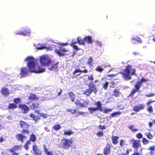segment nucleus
I'll list each match as a JSON object with an SVG mask.
<instances>
[{
    "label": "nucleus",
    "mask_w": 155,
    "mask_h": 155,
    "mask_svg": "<svg viewBox=\"0 0 155 155\" xmlns=\"http://www.w3.org/2000/svg\"><path fill=\"white\" fill-rule=\"evenodd\" d=\"M25 60L28 61L27 65L28 70L26 67H22L20 68L19 74L21 77H25L28 75L29 72L36 73L42 72L45 71V68H42L38 64L37 61L33 57H28Z\"/></svg>",
    "instance_id": "f257e3e1"
},
{
    "label": "nucleus",
    "mask_w": 155,
    "mask_h": 155,
    "mask_svg": "<svg viewBox=\"0 0 155 155\" xmlns=\"http://www.w3.org/2000/svg\"><path fill=\"white\" fill-rule=\"evenodd\" d=\"M136 69L134 68L132 69L131 65H128L125 69L123 70V72H120L126 80H129L131 79V75H136Z\"/></svg>",
    "instance_id": "f03ea898"
},
{
    "label": "nucleus",
    "mask_w": 155,
    "mask_h": 155,
    "mask_svg": "<svg viewBox=\"0 0 155 155\" xmlns=\"http://www.w3.org/2000/svg\"><path fill=\"white\" fill-rule=\"evenodd\" d=\"M61 142L62 148L68 150L72 146L74 141L71 139H69L64 138L61 140Z\"/></svg>",
    "instance_id": "7ed1b4c3"
},
{
    "label": "nucleus",
    "mask_w": 155,
    "mask_h": 155,
    "mask_svg": "<svg viewBox=\"0 0 155 155\" xmlns=\"http://www.w3.org/2000/svg\"><path fill=\"white\" fill-rule=\"evenodd\" d=\"M21 134H18L15 135V137L18 141L21 142L22 143L24 142V140L27 138V137L25 136V134H29L30 133L29 130H22Z\"/></svg>",
    "instance_id": "20e7f679"
},
{
    "label": "nucleus",
    "mask_w": 155,
    "mask_h": 155,
    "mask_svg": "<svg viewBox=\"0 0 155 155\" xmlns=\"http://www.w3.org/2000/svg\"><path fill=\"white\" fill-rule=\"evenodd\" d=\"M40 62L43 66H48L51 63V59L46 55L41 56L40 58Z\"/></svg>",
    "instance_id": "39448f33"
},
{
    "label": "nucleus",
    "mask_w": 155,
    "mask_h": 155,
    "mask_svg": "<svg viewBox=\"0 0 155 155\" xmlns=\"http://www.w3.org/2000/svg\"><path fill=\"white\" fill-rule=\"evenodd\" d=\"M95 104L96 106V107H88V109L91 114H92L97 110L102 111L103 109L102 107V104L100 101L96 102L95 103Z\"/></svg>",
    "instance_id": "423d86ee"
},
{
    "label": "nucleus",
    "mask_w": 155,
    "mask_h": 155,
    "mask_svg": "<svg viewBox=\"0 0 155 155\" xmlns=\"http://www.w3.org/2000/svg\"><path fill=\"white\" fill-rule=\"evenodd\" d=\"M68 51V50L66 49L61 46L58 47V49L56 48L55 50V52L60 56L65 55L66 54L65 53Z\"/></svg>",
    "instance_id": "0eeeda50"
},
{
    "label": "nucleus",
    "mask_w": 155,
    "mask_h": 155,
    "mask_svg": "<svg viewBox=\"0 0 155 155\" xmlns=\"http://www.w3.org/2000/svg\"><path fill=\"white\" fill-rule=\"evenodd\" d=\"M18 107L23 111V113L25 114L28 113L29 111V107L25 104H20L18 105Z\"/></svg>",
    "instance_id": "6e6552de"
},
{
    "label": "nucleus",
    "mask_w": 155,
    "mask_h": 155,
    "mask_svg": "<svg viewBox=\"0 0 155 155\" xmlns=\"http://www.w3.org/2000/svg\"><path fill=\"white\" fill-rule=\"evenodd\" d=\"M145 105L141 104L135 105L133 107V110L137 112L144 109Z\"/></svg>",
    "instance_id": "1a4fd4ad"
},
{
    "label": "nucleus",
    "mask_w": 155,
    "mask_h": 155,
    "mask_svg": "<svg viewBox=\"0 0 155 155\" xmlns=\"http://www.w3.org/2000/svg\"><path fill=\"white\" fill-rule=\"evenodd\" d=\"M59 64V62L54 63V62L51 61V63L50 64V65L48 66V70L53 71H56L58 68Z\"/></svg>",
    "instance_id": "9d476101"
},
{
    "label": "nucleus",
    "mask_w": 155,
    "mask_h": 155,
    "mask_svg": "<svg viewBox=\"0 0 155 155\" xmlns=\"http://www.w3.org/2000/svg\"><path fill=\"white\" fill-rule=\"evenodd\" d=\"M32 150L35 155H42V151L38 148V146L35 143L32 146Z\"/></svg>",
    "instance_id": "9b49d317"
},
{
    "label": "nucleus",
    "mask_w": 155,
    "mask_h": 155,
    "mask_svg": "<svg viewBox=\"0 0 155 155\" xmlns=\"http://www.w3.org/2000/svg\"><path fill=\"white\" fill-rule=\"evenodd\" d=\"M19 122L20 126L22 128V130H28V129L30 127V125L28 123L23 120L20 121Z\"/></svg>",
    "instance_id": "f8f14e48"
},
{
    "label": "nucleus",
    "mask_w": 155,
    "mask_h": 155,
    "mask_svg": "<svg viewBox=\"0 0 155 155\" xmlns=\"http://www.w3.org/2000/svg\"><path fill=\"white\" fill-rule=\"evenodd\" d=\"M111 146V145L110 144L108 143H107L103 150V152L104 155H108L110 154V150Z\"/></svg>",
    "instance_id": "ddd939ff"
},
{
    "label": "nucleus",
    "mask_w": 155,
    "mask_h": 155,
    "mask_svg": "<svg viewBox=\"0 0 155 155\" xmlns=\"http://www.w3.org/2000/svg\"><path fill=\"white\" fill-rule=\"evenodd\" d=\"M133 142L132 147L135 149H137L141 147L140 140H131Z\"/></svg>",
    "instance_id": "4468645a"
},
{
    "label": "nucleus",
    "mask_w": 155,
    "mask_h": 155,
    "mask_svg": "<svg viewBox=\"0 0 155 155\" xmlns=\"http://www.w3.org/2000/svg\"><path fill=\"white\" fill-rule=\"evenodd\" d=\"M31 33V30L29 28L25 29L23 31H20L17 32L15 33L16 35H22L23 36H26L30 34Z\"/></svg>",
    "instance_id": "2eb2a0df"
},
{
    "label": "nucleus",
    "mask_w": 155,
    "mask_h": 155,
    "mask_svg": "<svg viewBox=\"0 0 155 155\" xmlns=\"http://www.w3.org/2000/svg\"><path fill=\"white\" fill-rule=\"evenodd\" d=\"M40 104L39 102L35 101L30 105L29 107L31 110H35L39 107Z\"/></svg>",
    "instance_id": "dca6fc26"
},
{
    "label": "nucleus",
    "mask_w": 155,
    "mask_h": 155,
    "mask_svg": "<svg viewBox=\"0 0 155 155\" xmlns=\"http://www.w3.org/2000/svg\"><path fill=\"white\" fill-rule=\"evenodd\" d=\"M21 145H15L11 149L9 150V151L10 152H13L16 151H17L21 149Z\"/></svg>",
    "instance_id": "f3484780"
},
{
    "label": "nucleus",
    "mask_w": 155,
    "mask_h": 155,
    "mask_svg": "<svg viewBox=\"0 0 155 155\" xmlns=\"http://www.w3.org/2000/svg\"><path fill=\"white\" fill-rule=\"evenodd\" d=\"M28 100L30 101H38V97L36 96V94L31 93L28 97Z\"/></svg>",
    "instance_id": "a211bd4d"
},
{
    "label": "nucleus",
    "mask_w": 155,
    "mask_h": 155,
    "mask_svg": "<svg viewBox=\"0 0 155 155\" xmlns=\"http://www.w3.org/2000/svg\"><path fill=\"white\" fill-rule=\"evenodd\" d=\"M87 86L89 87V88H91L93 89L94 93H95L97 91V90H96L95 87L96 86L94 84V82L91 81L87 84Z\"/></svg>",
    "instance_id": "6ab92c4d"
},
{
    "label": "nucleus",
    "mask_w": 155,
    "mask_h": 155,
    "mask_svg": "<svg viewBox=\"0 0 155 155\" xmlns=\"http://www.w3.org/2000/svg\"><path fill=\"white\" fill-rule=\"evenodd\" d=\"M93 92H94L93 89L89 88L85 90L83 94L87 96H89Z\"/></svg>",
    "instance_id": "aec40b11"
},
{
    "label": "nucleus",
    "mask_w": 155,
    "mask_h": 155,
    "mask_svg": "<svg viewBox=\"0 0 155 155\" xmlns=\"http://www.w3.org/2000/svg\"><path fill=\"white\" fill-rule=\"evenodd\" d=\"M75 104L76 106L78 108L85 107V105L84 103H80V101L78 100L75 102Z\"/></svg>",
    "instance_id": "412c9836"
},
{
    "label": "nucleus",
    "mask_w": 155,
    "mask_h": 155,
    "mask_svg": "<svg viewBox=\"0 0 155 155\" xmlns=\"http://www.w3.org/2000/svg\"><path fill=\"white\" fill-rule=\"evenodd\" d=\"M84 41L87 42L88 43L92 44L94 42L92 40V38L90 36H86L84 37Z\"/></svg>",
    "instance_id": "4be33fe9"
},
{
    "label": "nucleus",
    "mask_w": 155,
    "mask_h": 155,
    "mask_svg": "<svg viewBox=\"0 0 155 155\" xmlns=\"http://www.w3.org/2000/svg\"><path fill=\"white\" fill-rule=\"evenodd\" d=\"M119 138V137L117 136H112L111 138L112 143L114 145L117 144L118 142Z\"/></svg>",
    "instance_id": "5701e85b"
},
{
    "label": "nucleus",
    "mask_w": 155,
    "mask_h": 155,
    "mask_svg": "<svg viewBox=\"0 0 155 155\" xmlns=\"http://www.w3.org/2000/svg\"><path fill=\"white\" fill-rule=\"evenodd\" d=\"M30 117H31L32 118L33 120L35 121L36 122H37L38 120H40L41 119L40 116L37 115H36L32 113L31 114H30Z\"/></svg>",
    "instance_id": "b1692460"
},
{
    "label": "nucleus",
    "mask_w": 155,
    "mask_h": 155,
    "mask_svg": "<svg viewBox=\"0 0 155 155\" xmlns=\"http://www.w3.org/2000/svg\"><path fill=\"white\" fill-rule=\"evenodd\" d=\"M1 91L2 94L5 96H7L9 94V92L7 88H2Z\"/></svg>",
    "instance_id": "393cba45"
},
{
    "label": "nucleus",
    "mask_w": 155,
    "mask_h": 155,
    "mask_svg": "<svg viewBox=\"0 0 155 155\" xmlns=\"http://www.w3.org/2000/svg\"><path fill=\"white\" fill-rule=\"evenodd\" d=\"M17 105L14 103H12L9 104L8 106L7 109L8 110L13 109L17 108Z\"/></svg>",
    "instance_id": "a878e982"
},
{
    "label": "nucleus",
    "mask_w": 155,
    "mask_h": 155,
    "mask_svg": "<svg viewBox=\"0 0 155 155\" xmlns=\"http://www.w3.org/2000/svg\"><path fill=\"white\" fill-rule=\"evenodd\" d=\"M79 72L81 73H87L88 72V71L86 69H85L83 71L79 69H76L73 71V74H75Z\"/></svg>",
    "instance_id": "bb28decb"
},
{
    "label": "nucleus",
    "mask_w": 155,
    "mask_h": 155,
    "mask_svg": "<svg viewBox=\"0 0 155 155\" xmlns=\"http://www.w3.org/2000/svg\"><path fill=\"white\" fill-rule=\"evenodd\" d=\"M131 40L134 43H135L136 42L139 43H141L142 42L140 38L138 37H137V38L133 37L131 39Z\"/></svg>",
    "instance_id": "cd10ccee"
},
{
    "label": "nucleus",
    "mask_w": 155,
    "mask_h": 155,
    "mask_svg": "<svg viewBox=\"0 0 155 155\" xmlns=\"http://www.w3.org/2000/svg\"><path fill=\"white\" fill-rule=\"evenodd\" d=\"M37 48L38 50H41L44 49H46L47 51L52 50V47H47L46 46H42L37 47Z\"/></svg>",
    "instance_id": "c85d7f7f"
},
{
    "label": "nucleus",
    "mask_w": 155,
    "mask_h": 155,
    "mask_svg": "<svg viewBox=\"0 0 155 155\" xmlns=\"http://www.w3.org/2000/svg\"><path fill=\"white\" fill-rule=\"evenodd\" d=\"M68 95L71 98V101L72 102H74L75 100V95L72 92L68 93Z\"/></svg>",
    "instance_id": "c756f323"
},
{
    "label": "nucleus",
    "mask_w": 155,
    "mask_h": 155,
    "mask_svg": "<svg viewBox=\"0 0 155 155\" xmlns=\"http://www.w3.org/2000/svg\"><path fill=\"white\" fill-rule=\"evenodd\" d=\"M142 85V84H141L139 81H138L135 85L134 89L138 91L140 89Z\"/></svg>",
    "instance_id": "7c9ffc66"
},
{
    "label": "nucleus",
    "mask_w": 155,
    "mask_h": 155,
    "mask_svg": "<svg viewBox=\"0 0 155 155\" xmlns=\"http://www.w3.org/2000/svg\"><path fill=\"white\" fill-rule=\"evenodd\" d=\"M30 140L33 142H35L36 140V138L35 135L32 134L30 136L29 138Z\"/></svg>",
    "instance_id": "2f4dec72"
},
{
    "label": "nucleus",
    "mask_w": 155,
    "mask_h": 155,
    "mask_svg": "<svg viewBox=\"0 0 155 155\" xmlns=\"http://www.w3.org/2000/svg\"><path fill=\"white\" fill-rule=\"evenodd\" d=\"M121 114V112L119 111L114 112L111 114L110 117H118L119 115Z\"/></svg>",
    "instance_id": "473e14b6"
},
{
    "label": "nucleus",
    "mask_w": 155,
    "mask_h": 155,
    "mask_svg": "<svg viewBox=\"0 0 155 155\" xmlns=\"http://www.w3.org/2000/svg\"><path fill=\"white\" fill-rule=\"evenodd\" d=\"M155 146H150L148 150H150L151 151L150 152V155H155V154H154L153 152V151L155 150Z\"/></svg>",
    "instance_id": "72a5a7b5"
},
{
    "label": "nucleus",
    "mask_w": 155,
    "mask_h": 155,
    "mask_svg": "<svg viewBox=\"0 0 155 155\" xmlns=\"http://www.w3.org/2000/svg\"><path fill=\"white\" fill-rule=\"evenodd\" d=\"M120 91L116 89L114 90L113 95L116 97H118L119 95Z\"/></svg>",
    "instance_id": "f704fd0d"
},
{
    "label": "nucleus",
    "mask_w": 155,
    "mask_h": 155,
    "mask_svg": "<svg viewBox=\"0 0 155 155\" xmlns=\"http://www.w3.org/2000/svg\"><path fill=\"white\" fill-rule=\"evenodd\" d=\"M128 128L133 132H135L138 130V129L137 128H134V126L132 125L129 126Z\"/></svg>",
    "instance_id": "c9c22d12"
},
{
    "label": "nucleus",
    "mask_w": 155,
    "mask_h": 155,
    "mask_svg": "<svg viewBox=\"0 0 155 155\" xmlns=\"http://www.w3.org/2000/svg\"><path fill=\"white\" fill-rule=\"evenodd\" d=\"M104 70V69L100 66H97L95 69L96 71L100 72H101Z\"/></svg>",
    "instance_id": "e433bc0d"
},
{
    "label": "nucleus",
    "mask_w": 155,
    "mask_h": 155,
    "mask_svg": "<svg viewBox=\"0 0 155 155\" xmlns=\"http://www.w3.org/2000/svg\"><path fill=\"white\" fill-rule=\"evenodd\" d=\"M77 41L78 44L80 45H84V41L81 37H78L77 38Z\"/></svg>",
    "instance_id": "4c0bfd02"
},
{
    "label": "nucleus",
    "mask_w": 155,
    "mask_h": 155,
    "mask_svg": "<svg viewBox=\"0 0 155 155\" xmlns=\"http://www.w3.org/2000/svg\"><path fill=\"white\" fill-rule=\"evenodd\" d=\"M145 135L147 138L150 140H152L153 139V136L150 132L145 134Z\"/></svg>",
    "instance_id": "58836bf2"
},
{
    "label": "nucleus",
    "mask_w": 155,
    "mask_h": 155,
    "mask_svg": "<svg viewBox=\"0 0 155 155\" xmlns=\"http://www.w3.org/2000/svg\"><path fill=\"white\" fill-rule=\"evenodd\" d=\"M61 128V126L59 124H56L53 127V128L55 130H58Z\"/></svg>",
    "instance_id": "ea45409f"
},
{
    "label": "nucleus",
    "mask_w": 155,
    "mask_h": 155,
    "mask_svg": "<svg viewBox=\"0 0 155 155\" xmlns=\"http://www.w3.org/2000/svg\"><path fill=\"white\" fill-rule=\"evenodd\" d=\"M74 132H72L71 130L65 131L64 133V135H70L72 134H74Z\"/></svg>",
    "instance_id": "a19ab883"
},
{
    "label": "nucleus",
    "mask_w": 155,
    "mask_h": 155,
    "mask_svg": "<svg viewBox=\"0 0 155 155\" xmlns=\"http://www.w3.org/2000/svg\"><path fill=\"white\" fill-rule=\"evenodd\" d=\"M13 101L16 104H18L21 102V100L19 98H14L13 100Z\"/></svg>",
    "instance_id": "79ce46f5"
},
{
    "label": "nucleus",
    "mask_w": 155,
    "mask_h": 155,
    "mask_svg": "<svg viewBox=\"0 0 155 155\" xmlns=\"http://www.w3.org/2000/svg\"><path fill=\"white\" fill-rule=\"evenodd\" d=\"M93 59L91 57H90L88 60V61L87 62V63L89 65L91 66L93 65Z\"/></svg>",
    "instance_id": "37998d69"
},
{
    "label": "nucleus",
    "mask_w": 155,
    "mask_h": 155,
    "mask_svg": "<svg viewBox=\"0 0 155 155\" xmlns=\"http://www.w3.org/2000/svg\"><path fill=\"white\" fill-rule=\"evenodd\" d=\"M138 91L136 89H133L132 91H131V93H130L129 96H131L132 97H133L134 94L136 93L137 91Z\"/></svg>",
    "instance_id": "c03bdc74"
},
{
    "label": "nucleus",
    "mask_w": 155,
    "mask_h": 155,
    "mask_svg": "<svg viewBox=\"0 0 155 155\" xmlns=\"http://www.w3.org/2000/svg\"><path fill=\"white\" fill-rule=\"evenodd\" d=\"M143 143L144 145H147L149 142V141L145 138H143L142 139Z\"/></svg>",
    "instance_id": "a18cd8bd"
},
{
    "label": "nucleus",
    "mask_w": 155,
    "mask_h": 155,
    "mask_svg": "<svg viewBox=\"0 0 155 155\" xmlns=\"http://www.w3.org/2000/svg\"><path fill=\"white\" fill-rule=\"evenodd\" d=\"M108 85V82H106L105 83L103 84V87L104 89L105 90H107Z\"/></svg>",
    "instance_id": "49530a36"
},
{
    "label": "nucleus",
    "mask_w": 155,
    "mask_h": 155,
    "mask_svg": "<svg viewBox=\"0 0 155 155\" xmlns=\"http://www.w3.org/2000/svg\"><path fill=\"white\" fill-rule=\"evenodd\" d=\"M96 135L98 137H102L104 136L103 132V131H99L96 134Z\"/></svg>",
    "instance_id": "de8ad7c7"
},
{
    "label": "nucleus",
    "mask_w": 155,
    "mask_h": 155,
    "mask_svg": "<svg viewBox=\"0 0 155 155\" xmlns=\"http://www.w3.org/2000/svg\"><path fill=\"white\" fill-rule=\"evenodd\" d=\"M147 81H148V80L147 79L145 78L144 77H142L140 81L139 82L142 84V83H143L146 82Z\"/></svg>",
    "instance_id": "09e8293b"
},
{
    "label": "nucleus",
    "mask_w": 155,
    "mask_h": 155,
    "mask_svg": "<svg viewBox=\"0 0 155 155\" xmlns=\"http://www.w3.org/2000/svg\"><path fill=\"white\" fill-rule=\"evenodd\" d=\"M109 83L110 84L109 86L110 88H114L115 87L116 84L114 81L110 82H109Z\"/></svg>",
    "instance_id": "8fccbe9b"
},
{
    "label": "nucleus",
    "mask_w": 155,
    "mask_h": 155,
    "mask_svg": "<svg viewBox=\"0 0 155 155\" xmlns=\"http://www.w3.org/2000/svg\"><path fill=\"white\" fill-rule=\"evenodd\" d=\"M87 79L89 81H93L94 79V76L92 74L91 75H90L88 76Z\"/></svg>",
    "instance_id": "3c124183"
},
{
    "label": "nucleus",
    "mask_w": 155,
    "mask_h": 155,
    "mask_svg": "<svg viewBox=\"0 0 155 155\" xmlns=\"http://www.w3.org/2000/svg\"><path fill=\"white\" fill-rule=\"evenodd\" d=\"M112 110V109L109 108L107 109H104L102 111L104 113H107L108 112H110Z\"/></svg>",
    "instance_id": "603ef678"
},
{
    "label": "nucleus",
    "mask_w": 155,
    "mask_h": 155,
    "mask_svg": "<svg viewBox=\"0 0 155 155\" xmlns=\"http://www.w3.org/2000/svg\"><path fill=\"white\" fill-rule=\"evenodd\" d=\"M67 111L70 112L72 114H74L76 112V109H70L68 110Z\"/></svg>",
    "instance_id": "864d4df0"
},
{
    "label": "nucleus",
    "mask_w": 155,
    "mask_h": 155,
    "mask_svg": "<svg viewBox=\"0 0 155 155\" xmlns=\"http://www.w3.org/2000/svg\"><path fill=\"white\" fill-rule=\"evenodd\" d=\"M43 149L44 151L45 152V153L46 154L48 152H49L48 150V149L47 148V147L45 145H43Z\"/></svg>",
    "instance_id": "5fc2aeb1"
},
{
    "label": "nucleus",
    "mask_w": 155,
    "mask_h": 155,
    "mask_svg": "<svg viewBox=\"0 0 155 155\" xmlns=\"http://www.w3.org/2000/svg\"><path fill=\"white\" fill-rule=\"evenodd\" d=\"M147 110L150 113H152L153 111V109L152 107L151 106H149L148 107Z\"/></svg>",
    "instance_id": "6e6d98bb"
},
{
    "label": "nucleus",
    "mask_w": 155,
    "mask_h": 155,
    "mask_svg": "<svg viewBox=\"0 0 155 155\" xmlns=\"http://www.w3.org/2000/svg\"><path fill=\"white\" fill-rule=\"evenodd\" d=\"M98 127L100 130H104L106 129V127L104 125L103 126H101V125H100L98 126Z\"/></svg>",
    "instance_id": "4d7b16f0"
},
{
    "label": "nucleus",
    "mask_w": 155,
    "mask_h": 155,
    "mask_svg": "<svg viewBox=\"0 0 155 155\" xmlns=\"http://www.w3.org/2000/svg\"><path fill=\"white\" fill-rule=\"evenodd\" d=\"M136 137L138 139H140L143 137L142 134L140 133H138L136 135Z\"/></svg>",
    "instance_id": "13d9d810"
},
{
    "label": "nucleus",
    "mask_w": 155,
    "mask_h": 155,
    "mask_svg": "<svg viewBox=\"0 0 155 155\" xmlns=\"http://www.w3.org/2000/svg\"><path fill=\"white\" fill-rule=\"evenodd\" d=\"M155 95L154 93H151L148 94H147L145 95V96L147 97H153Z\"/></svg>",
    "instance_id": "bf43d9fd"
},
{
    "label": "nucleus",
    "mask_w": 155,
    "mask_h": 155,
    "mask_svg": "<svg viewBox=\"0 0 155 155\" xmlns=\"http://www.w3.org/2000/svg\"><path fill=\"white\" fill-rule=\"evenodd\" d=\"M120 144L121 147H123L125 145L124 140H121L120 141Z\"/></svg>",
    "instance_id": "052dcab7"
},
{
    "label": "nucleus",
    "mask_w": 155,
    "mask_h": 155,
    "mask_svg": "<svg viewBox=\"0 0 155 155\" xmlns=\"http://www.w3.org/2000/svg\"><path fill=\"white\" fill-rule=\"evenodd\" d=\"M40 116L41 117H42L44 118H46L48 116L47 114H44L43 113L40 114Z\"/></svg>",
    "instance_id": "680f3d73"
},
{
    "label": "nucleus",
    "mask_w": 155,
    "mask_h": 155,
    "mask_svg": "<svg viewBox=\"0 0 155 155\" xmlns=\"http://www.w3.org/2000/svg\"><path fill=\"white\" fill-rule=\"evenodd\" d=\"M72 46L73 47V48H74V49L76 50H81L80 48H78V46L76 45H72Z\"/></svg>",
    "instance_id": "e2e57ef3"
},
{
    "label": "nucleus",
    "mask_w": 155,
    "mask_h": 155,
    "mask_svg": "<svg viewBox=\"0 0 155 155\" xmlns=\"http://www.w3.org/2000/svg\"><path fill=\"white\" fill-rule=\"evenodd\" d=\"M85 114V112L83 111H78V115H83Z\"/></svg>",
    "instance_id": "0e129e2a"
},
{
    "label": "nucleus",
    "mask_w": 155,
    "mask_h": 155,
    "mask_svg": "<svg viewBox=\"0 0 155 155\" xmlns=\"http://www.w3.org/2000/svg\"><path fill=\"white\" fill-rule=\"evenodd\" d=\"M24 147L25 148L26 150H28V149L29 148V146L28 145H27L26 144H25L24 146Z\"/></svg>",
    "instance_id": "69168bd1"
},
{
    "label": "nucleus",
    "mask_w": 155,
    "mask_h": 155,
    "mask_svg": "<svg viewBox=\"0 0 155 155\" xmlns=\"http://www.w3.org/2000/svg\"><path fill=\"white\" fill-rule=\"evenodd\" d=\"M77 43V42L76 41H74L73 40L71 41V45L72 46L73 45H74Z\"/></svg>",
    "instance_id": "338daca9"
},
{
    "label": "nucleus",
    "mask_w": 155,
    "mask_h": 155,
    "mask_svg": "<svg viewBox=\"0 0 155 155\" xmlns=\"http://www.w3.org/2000/svg\"><path fill=\"white\" fill-rule=\"evenodd\" d=\"M59 45L61 46H66L68 45V43L66 42L65 43H59Z\"/></svg>",
    "instance_id": "774afa93"
}]
</instances>
